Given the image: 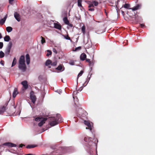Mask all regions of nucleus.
I'll list each match as a JSON object with an SVG mask.
<instances>
[{
    "label": "nucleus",
    "mask_w": 155,
    "mask_h": 155,
    "mask_svg": "<svg viewBox=\"0 0 155 155\" xmlns=\"http://www.w3.org/2000/svg\"><path fill=\"white\" fill-rule=\"evenodd\" d=\"M57 61H54L52 62H51V65L52 66H55L57 65Z\"/></svg>",
    "instance_id": "f704fd0d"
},
{
    "label": "nucleus",
    "mask_w": 155,
    "mask_h": 155,
    "mask_svg": "<svg viewBox=\"0 0 155 155\" xmlns=\"http://www.w3.org/2000/svg\"><path fill=\"white\" fill-rule=\"evenodd\" d=\"M86 111L82 109V108L79 109L78 114L79 115L81 116L82 117H84V115H86Z\"/></svg>",
    "instance_id": "0eeeda50"
},
{
    "label": "nucleus",
    "mask_w": 155,
    "mask_h": 155,
    "mask_svg": "<svg viewBox=\"0 0 155 155\" xmlns=\"http://www.w3.org/2000/svg\"><path fill=\"white\" fill-rule=\"evenodd\" d=\"M7 15H6L2 19L0 20V24L1 25H3L5 23L7 18Z\"/></svg>",
    "instance_id": "2eb2a0df"
},
{
    "label": "nucleus",
    "mask_w": 155,
    "mask_h": 155,
    "mask_svg": "<svg viewBox=\"0 0 155 155\" xmlns=\"http://www.w3.org/2000/svg\"><path fill=\"white\" fill-rule=\"evenodd\" d=\"M12 43L11 41H10L8 46L6 48V51H5V53L6 54H7V55H8L10 53L11 49L12 47Z\"/></svg>",
    "instance_id": "39448f33"
},
{
    "label": "nucleus",
    "mask_w": 155,
    "mask_h": 155,
    "mask_svg": "<svg viewBox=\"0 0 155 155\" xmlns=\"http://www.w3.org/2000/svg\"><path fill=\"white\" fill-rule=\"evenodd\" d=\"M18 89L17 88H15L14 91L13 93V97L15 98L16 97L17 95L18 94Z\"/></svg>",
    "instance_id": "ddd939ff"
},
{
    "label": "nucleus",
    "mask_w": 155,
    "mask_h": 155,
    "mask_svg": "<svg viewBox=\"0 0 155 155\" xmlns=\"http://www.w3.org/2000/svg\"><path fill=\"white\" fill-rule=\"evenodd\" d=\"M92 3L95 6H97L98 5V2L96 1H93L92 2Z\"/></svg>",
    "instance_id": "58836bf2"
},
{
    "label": "nucleus",
    "mask_w": 155,
    "mask_h": 155,
    "mask_svg": "<svg viewBox=\"0 0 155 155\" xmlns=\"http://www.w3.org/2000/svg\"><path fill=\"white\" fill-rule=\"evenodd\" d=\"M94 61H91L89 63V65L90 67L94 65Z\"/></svg>",
    "instance_id": "2f4dec72"
},
{
    "label": "nucleus",
    "mask_w": 155,
    "mask_h": 155,
    "mask_svg": "<svg viewBox=\"0 0 155 155\" xmlns=\"http://www.w3.org/2000/svg\"><path fill=\"white\" fill-rule=\"evenodd\" d=\"M86 61V62L89 63L91 61H90V60L89 59L86 58L85 59Z\"/></svg>",
    "instance_id": "09e8293b"
},
{
    "label": "nucleus",
    "mask_w": 155,
    "mask_h": 155,
    "mask_svg": "<svg viewBox=\"0 0 155 155\" xmlns=\"http://www.w3.org/2000/svg\"><path fill=\"white\" fill-rule=\"evenodd\" d=\"M88 127H86V129H89L91 131V130L92 129V126L91 124L87 126Z\"/></svg>",
    "instance_id": "4c0bfd02"
},
{
    "label": "nucleus",
    "mask_w": 155,
    "mask_h": 155,
    "mask_svg": "<svg viewBox=\"0 0 155 155\" xmlns=\"http://www.w3.org/2000/svg\"><path fill=\"white\" fill-rule=\"evenodd\" d=\"M14 16L15 18L18 21H20V15L17 12H15L14 13Z\"/></svg>",
    "instance_id": "9d476101"
},
{
    "label": "nucleus",
    "mask_w": 155,
    "mask_h": 155,
    "mask_svg": "<svg viewBox=\"0 0 155 155\" xmlns=\"http://www.w3.org/2000/svg\"><path fill=\"white\" fill-rule=\"evenodd\" d=\"M63 36H64V37L65 39L67 40H70L71 38H70L68 36V35H63Z\"/></svg>",
    "instance_id": "473e14b6"
},
{
    "label": "nucleus",
    "mask_w": 155,
    "mask_h": 155,
    "mask_svg": "<svg viewBox=\"0 0 155 155\" xmlns=\"http://www.w3.org/2000/svg\"><path fill=\"white\" fill-rule=\"evenodd\" d=\"M20 113H19V114H19H19H20Z\"/></svg>",
    "instance_id": "680f3d73"
},
{
    "label": "nucleus",
    "mask_w": 155,
    "mask_h": 155,
    "mask_svg": "<svg viewBox=\"0 0 155 155\" xmlns=\"http://www.w3.org/2000/svg\"><path fill=\"white\" fill-rule=\"evenodd\" d=\"M84 140L87 143V147L89 149H91L93 146H96L98 142L97 139L95 137H94L92 140V138L88 136L85 137L84 138Z\"/></svg>",
    "instance_id": "f257e3e1"
},
{
    "label": "nucleus",
    "mask_w": 155,
    "mask_h": 155,
    "mask_svg": "<svg viewBox=\"0 0 155 155\" xmlns=\"http://www.w3.org/2000/svg\"><path fill=\"white\" fill-rule=\"evenodd\" d=\"M24 146L23 144H21L19 145V147H22L23 146Z\"/></svg>",
    "instance_id": "3c124183"
},
{
    "label": "nucleus",
    "mask_w": 155,
    "mask_h": 155,
    "mask_svg": "<svg viewBox=\"0 0 155 155\" xmlns=\"http://www.w3.org/2000/svg\"><path fill=\"white\" fill-rule=\"evenodd\" d=\"M43 118H44L43 117H37L36 118H35L34 120L35 121H40L41 120H42Z\"/></svg>",
    "instance_id": "bb28decb"
},
{
    "label": "nucleus",
    "mask_w": 155,
    "mask_h": 155,
    "mask_svg": "<svg viewBox=\"0 0 155 155\" xmlns=\"http://www.w3.org/2000/svg\"><path fill=\"white\" fill-rule=\"evenodd\" d=\"M14 0H9V3L11 4H13V2Z\"/></svg>",
    "instance_id": "8fccbe9b"
},
{
    "label": "nucleus",
    "mask_w": 155,
    "mask_h": 155,
    "mask_svg": "<svg viewBox=\"0 0 155 155\" xmlns=\"http://www.w3.org/2000/svg\"><path fill=\"white\" fill-rule=\"evenodd\" d=\"M5 110V107L3 106L2 107L0 108V114H2L4 113Z\"/></svg>",
    "instance_id": "aec40b11"
},
{
    "label": "nucleus",
    "mask_w": 155,
    "mask_h": 155,
    "mask_svg": "<svg viewBox=\"0 0 155 155\" xmlns=\"http://www.w3.org/2000/svg\"><path fill=\"white\" fill-rule=\"evenodd\" d=\"M2 97V95H0V98H1Z\"/></svg>",
    "instance_id": "bf43d9fd"
},
{
    "label": "nucleus",
    "mask_w": 155,
    "mask_h": 155,
    "mask_svg": "<svg viewBox=\"0 0 155 155\" xmlns=\"http://www.w3.org/2000/svg\"><path fill=\"white\" fill-rule=\"evenodd\" d=\"M141 6V4H138L137 6L134 7L133 8H131L130 9H132L133 11H135L140 8Z\"/></svg>",
    "instance_id": "4468645a"
},
{
    "label": "nucleus",
    "mask_w": 155,
    "mask_h": 155,
    "mask_svg": "<svg viewBox=\"0 0 155 155\" xmlns=\"http://www.w3.org/2000/svg\"><path fill=\"white\" fill-rule=\"evenodd\" d=\"M105 10V13L106 15H107V13L106 12V10Z\"/></svg>",
    "instance_id": "13d9d810"
},
{
    "label": "nucleus",
    "mask_w": 155,
    "mask_h": 155,
    "mask_svg": "<svg viewBox=\"0 0 155 155\" xmlns=\"http://www.w3.org/2000/svg\"><path fill=\"white\" fill-rule=\"evenodd\" d=\"M56 69L59 70L60 71H63L64 70V69L62 70V66L61 64L59 65L58 67L56 68Z\"/></svg>",
    "instance_id": "5701e85b"
},
{
    "label": "nucleus",
    "mask_w": 155,
    "mask_h": 155,
    "mask_svg": "<svg viewBox=\"0 0 155 155\" xmlns=\"http://www.w3.org/2000/svg\"><path fill=\"white\" fill-rule=\"evenodd\" d=\"M3 46V44L2 42H0V49H2Z\"/></svg>",
    "instance_id": "a19ab883"
},
{
    "label": "nucleus",
    "mask_w": 155,
    "mask_h": 155,
    "mask_svg": "<svg viewBox=\"0 0 155 155\" xmlns=\"http://www.w3.org/2000/svg\"><path fill=\"white\" fill-rule=\"evenodd\" d=\"M89 4L88 6V7L89 8H91V5L90 4Z\"/></svg>",
    "instance_id": "5fc2aeb1"
},
{
    "label": "nucleus",
    "mask_w": 155,
    "mask_h": 155,
    "mask_svg": "<svg viewBox=\"0 0 155 155\" xmlns=\"http://www.w3.org/2000/svg\"><path fill=\"white\" fill-rule=\"evenodd\" d=\"M94 10V9L93 8H90L88 9V10L91 11H93Z\"/></svg>",
    "instance_id": "49530a36"
},
{
    "label": "nucleus",
    "mask_w": 155,
    "mask_h": 155,
    "mask_svg": "<svg viewBox=\"0 0 155 155\" xmlns=\"http://www.w3.org/2000/svg\"><path fill=\"white\" fill-rule=\"evenodd\" d=\"M81 49V47L80 46L76 48L75 49V51H77L80 50Z\"/></svg>",
    "instance_id": "37998d69"
},
{
    "label": "nucleus",
    "mask_w": 155,
    "mask_h": 155,
    "mask_svg": "<svg viewBox=\"0 0 155 155\" xmlns=\"http://www.w3.org/2000/svg\"><path fill=\"white\" fill-rule=\"evenodd\" d=\"M84 123L87 126L89 125V124H90V123L89 121L86 120H84Z\"/></svg>",
    "instance_id": "ea45409f"
},
{
    "label": "nucleus",
    "mask_w": 155,
    "mask_h": 155,
    "mask_svg": "<svg viewBox=\"0 0 155 155\" xmlns=\"http://www.w3.org/2000/svg\"><path fill=\"white\" fill-rule=\"evenodd\" d=\"M41 44H43L45 42V39L42 36L41 37Z\"/></svg>",
    "instance_id": "72a5a7b5"
},
{
    "label": "nucleus",
    "mask_w": 155,
    "mask_h": 155,
    "mask_svg": "<svg viewBox=\"0 0 155 155\" xmlns=\"http://www.w3.org/2000/svg\"><path fill=\"white\" fill-rule=\"evenodd\" d=\"M50 120V125L54 126L57 124L59 123L62 122L63 119L60 114H57L56 117H51Z\"/></svg>",
    "instance_id": "f03ea898"
},
{
    "label": "nucleus",
    "mask_w": 155,
    "mask_h": 155,
    "mask_svg": "<svg viewBox=\"0 0 155 155\" xmlns=\"http://www.w3.org/2000/svg\"><path fill=\"white\" fill-rule=\"evenodd\" d=\"M123 7L127 9H131V8H130V5L129 4H125L124 5H123Z\"/></svg>",
    "instance_id": "393cba45"
},
{
    "label": "nucleus",
    "mask_w": 155,
    "mask_h": 155,
    "mask_svg": "<svg viewBox=\"0 0 155 155\" xmlns=\"http://www.w3.org/2000/svg\"><path fill=\"white\" fill-rule=\"evenodd\" d=\"M18 68L23 72L26 71L27 67L25 64V57L24 56L21 55L19 60Z\"/></svg>",
    "instance_id": "7ed1b4c3"
},
{
    "label": "nucleus",
    "mask_w": 155,
    "mask_h": 155,
    "mask_svg": "<svg viewBox=\"0 0 155 155\" xmlns=\"http://www.w3.org/2000/svg\"><path fill=\"white\" fill-rule=\"evenodd\" d=\"M17 63V60L16 59V58H14L12 65V67H13Z\"/></svg>",
    "instance_id": "4be33fe9"
},
{
    "label": "nucleus",
    "mask_w": 155,
    "mask_h": 155,
    "mask_svg": "<svg viewBox=\"0 0 155 155\" xmlns=\"http://www.w3.org/2000/svg\"><path fill=\"white\" fill-rule=\"evenodd\" d=\"M4 38V41L7 42L8 41L11 39L10 36L8 35H6Z\"/></svg>",
    "instance_id": "a211bd4d"
},
{
    "label": "nucleus",
    "mask_w": 155,
    "mask_h": 155,
    "mask_svg": "<svg viewBox=\"0 0 155 155\" xmlns=\"http://www.w3.org/2000/svg\"><path fill=\"white\" fill-rule=\"evenodd\" d=\"M47 120V118H44L42 120H41L40 122L38 124V126L39 127L42 126L43 124L45 123V122Z\"/></svg>",
    "instance_id": "9b49d317"
},
{
    "label": "nucleus",
    "mask_w": 155,
    "mask_h": 155,
    "mask_svg": "<svg viewBox=\"0 0 155 155\" xmlns=\"http://www.w3.org/2000/svg\"><path fill=\"white\" fill-rule=\"evenodd\" d=\"M47 52L48 53L46 54V56H49V55H51L52 54L51 51L49 50H47Z\"/></svg>",
    "instance_id": "c9c22d12"
},
{
    "label": "nucleus",
    "mask_w": 155,
    "mask_h": 155,
    "mask_svg": "<svg viewBox=\"0 0 155 155\" xmlns=\"http://www.w3.org/2000/svg\"><path fill=\"white\" fill-rule=\"evenodd\" d=\"M69 63L71 65H74V61H71Z\"/></svg>",
    "instance_id": "a18cd8bd"
},
{
    "label": "nucleus",
    "mask_w": 155,
    "mask_h": 155,
    "mask_svg": "<svg viewBox=\"0 0 155 155\" xmlns=\"http://www.w3.org/2000/svg\"><path fill=\"white\" fill-rule=\"evenodd\" d=\"M25 155H35L29 153V154H26Z\"/></svg>",
    "instance_id": "864d4df0"
},
{
    "label": "nucleus",
    "mask_w": 155,
    "mask_h": 155,
    "mask_svg": "<svg viewBox=\"0 0 155 155\" xmlns=\"http://www.w3.org/2000/svg\"><path fill=\"white\" fill-rule=\"evenodd\" d=\"M51 61L50 59H48L45 62V65L46 66H48L50 64L51 65Z\"/></svg>",
    "instance_id": "b1692460"
},
{
    "label": "nucleus",
    "mask_w": 155,
    "mask_h": 155,
    "mask_svg": "<svg viewBox=\"0 0 155 155\" xmlns=\"http://www.w3.org/2000/svg\"><path fill=\"white\" fill-rule=\"evenodd\" d=\"M134 19H132V21L135 23L142 22L143 21V19L141 17L137 15H134Z\"/></svg>",
    "instance_id": "20e7f679"
},
{
    "label": "nucleus",
    "mask_w": 155,
    "mask_h": 155,
    "mask_svg": "<svg viewBox=\"0 0 155 155\" xmlns=\"http://www.w3.org/2000/svg\"><path fill=\"white\" fill-rule=\"evenodd\" d=\"M54 27L55 28L59 30L61 29V26L58 23H54Z\"/></svg>",
    "instance_id": "dca6fc26"
},
{
    "label": "nucleus",
    "mask_w": 155,
    "mask_h": 155,
    "mask_svg": "<svg viewBox=\"0 0 155 155\" xmlns=\"http://www.w3.org/2000/svg\"><path fill=\"white\" fill-rule=\"evenodd\" d=\"M26 61L27 64H28L30 63V56L28 54H27L26 55Z\"/></svg>",
    "instance_id": "f3484780"
},
{
    "label": "nucleus",
    "mask_w": 155,
    "mask_h": 155,
    "mask_svg": "<svg viewBox=\"0 0 155 155\" xmlns=\"http://www.w3.org/2000/svg\"><path fill=\"white\" fill-rule=\"evenodd\" d=\"M37 146V145H28L26 146V147L28 149H30L34 148Z\"/></svg>",
    "instance_id": "6ab92c4d"
},
{
    "label": "nucleus",
    "mask_w": 155,
    "mask_h": 155,
    "mask_svg": "<svg viewBox=\"0 0 155 155\" xmlns=\"http://www.w3.org/2000/svg\"><path fill=\"white\" fill-rule=\"evenodd\" d=\"M81 31L83 34L84 35L85 33V27L84 25H83L82 27Z\"/></svg>",
    "instance_id": "cd10ccee"
},
{
    "label": "nucleus",
    "mask_w": 155,
    "mask_h": 155,
    "mask_svg": "<svg viewBox=\"0 0 155 155\" xmlns=\"http://www.w3.org/2000/svg\"><path fill=\"white\" fill-rule=\"evenodd\" d=\"M21 84L25 90L27 89L28 87V85L27 81H23L21 82Z\"/></svg>",
    "instance_id": "1a4fd4ad"
},
{
    "label": "nucleus",
    "mask_w": 155,
    "mask_h": 155,
    "mask_svg": "<svg viewBox=\"0 0 155 155\" xmlns=\"http://www.w3.org/2000/svg\"><path fill=\"white\" fill-rule=\"evenodd\" d=\"M84 72L83 71H81L78 74V77H77V80H78V78L81 76L82 75V74H83Z\"/></svg>",
    "instance_id": "7c9ffc66"
},
{
    "label": "nucleus",
    "mask_w": 155,
    "mask_h": 155,
    "mask_svg": "<svg viewBox=\"0 0 155 155\" xmlns=\"http://www.w3.org/2000/svg\"><path fill=\"white\" fill-rule=\"evenodd\" d=\"M86 2H87V3H88V2H90V1H86Z\"/></svg>",
    "instance_id": "4d7b16f0"
},
{
    "label": "nucleus",
    "mask_w": 155,
    "mask_h": 155,
    "mask_svg": "<svg viewBox=\"0 0 155 155\" xmlns=\"http://www.w3.org/2000/svg\"><path fill=\"white\" fill-rule=\"evenodd\" d=\"M2 38V35L1 33H0V39Z\"/></svg>",
    "instance_id": "6e6d98bb"
},
{
    "label": "nucleus",
    "mask_w": 155,
    "mask_h": 155,
    "mask_svg": "<svg viewBox=\"0 0 155 155\" xmlns=\"http://www.w3.org/2000/svg\"><path fill=\"white\" fill-rule=\"evenodd\" d=\"M5 56L4 53L2 51H0V58H2L4 57Z\"/></svg>",
    "instance_id": "c756f323"
},
{
    "label": "nucleus",
    "mask_w": 155,
    "mask_h": 155,
    "mask_svg": "<svg viewBox=\"0 0 155 155\" xmlns=\"http://www.w3.org/2000/svg\"><path fill=\"white\" fill-rule=\"evenodd\" d=\"M140 26L141 28H143L145 27V25L143 24H140Z\"/></svg>",
    "instance_id": "c03bdc74"
},
{
    "label": "nucleus",
    "mask_w": 155,
    "mask_h": 155,
    "mask_svg": "<svg viewBox=\"0 0 155 155\" xmlns=\"http://www.w3.org/2000/svg\"><path fill=\"white\" fill-rule=\"evenodd\" d=\"M76 100L77 102H76L75 101H74V104L75 105H76V106L78 107V105H79V104L78 103V100L77 98H76Z\"/></svg>",
    "instance_id": "e433bc0d"
},
{
    "label": "nucleus",
    "mask_w": 155,
    "mask_h": 155,
    "mask_svg": "<svg viewBox=\"0 0 155 155\" xmlns=\"http://www.w3.org/2000/svg\"><path fill=\"white\" fill-rule=\"evenodd\" d=\"M90 4L91 5V7H94V5L92 3V4Z\"/></svg>",
    "instance_id": "603ef678"
},
{
    "label": "nucleus",
    "mask_w": 155,
    "mask_h": 155,
    "mask_svg": "<svg viewBox=\"0 0 155 155\" xmlns=\"http://www.w3.org/2000/svg\"><path fill=\"white\" fill-rule=\"evenodd\" d=\"M6 30L8 32H10L12 30V28L11 27H8L6 28Z\"/></svg>",
    "instance_id": "a878e982"
},
{
    "label": "nucleus",
    "mask_w": 155,
    "mask_h": 155,
    "mask_svg": "<svg viewBox=\"0 0 155 155\" xmlns=\"http://www.w3.org/2000/svg\"><path fill=\"white\" fill-rule=\"evenodd\" d=\"M48 67L49 68H51V66H48Z\"/></svg>",
    "instance_id": "052dcab7"
},
{
    "label": "nucleus",
    "mask_w": 155,
    "mask_h": 155,
    "mask_svg": "<svg viewBox=\"0 0 155 155\" xmlns=\"http://www.w3.org/2000/svg\"><path fill=\"white\" fill-rule=\"evenodd\" d=\"M82 89H81L80 90V91H81Z\"/></svg>",
    "instance_id": "e2e57ef3"
},
{
    "label": "nucleus",
    "mask_w": 155,
    "mask_h": 155,
    "mask_svg": "<svg viewBox=\"0 0 155 155\" xmlns=\"http://www.w3.org/2000/svg\"><path fill=\"white\" fill-rule=\"evenodd\" d=\"M82 0H78V5L79 7H82L81 3Z\"/></svg>",
    "instance_id": "c85d7f7f"
},
{
    "label": "nucleus",
    "mask_w": 155,
    "mask_h": 155,
    "mask_svg": "<svg viewBox=\"0 0 155 155\" xmlns=\"http://www.w3.org/2000/svg\"><path fill=\"white\" fill-rule=\"evenodd\" d=\"M30 97L31 101L33 104H34L36 101V98L33 91H31L30 92Z\"/></svg>",
    "instance_id": "423d86ee"
},
{
    "label": "nucleus",
    "mask_w": 155,
    "mask_h": 155,
    "mask_svg": "<svg viewBox=\"0 0 155 155\" xmlns=\"http://www.w3.org/2000/svg\"><path fill=\"white\" fill-rule=\"evenodd\" d=\"M86 55L84 53H82L80 55V58L81 61H84L86 58Z\"/></svg>",
    "instance_id": "f8f14e48"
},
{
    "label": "nucleus",
    "mask_w": 155,
    "mask_h": 155,
    "mask_svg": "<svg viewBox=\"0 0 155 155\" xmlns=\"http://www.w3.org/2000/svg\"><path fill=\"white\" fill-rule=\"evenodd\" d=\"M73 98H74V97H73Z\"/></svg>",
    "instance_id": "0e129e2a"
},
{
    "label": "nucleus",
    "mask_w": 155,
    "mask_h": 155,
    "mask_svg": "<svg viewBox=\"0 0 155 155\" xmlns=\"http://www.w3.org/2000/svg\"><path fill=\"white\" fill-rule=\"evenodd\" d=\"M63 21L64 23L66 24H68L69 22L68 19V18L67 17H64L63 19Z\"/></svg>",
    "instance_id": "412c9836"
},
{
    "label": "nucleus",
    "mask_w": 155,
    "mask_h": 155,
    "mask_svg": "<svg viewBox=\"0 0 155 155\" xmlns=\"http://www.w3.org/2000/svg\"><path fill=\"white\" fill-rule=\"evenodd\" d=\"M69 26H70L71 27H72L73 26V25L72 24L70 23L69 22V23L68 24H67Z\"/></svg>",
    "instance_id": "de8ad7c7"
},
{
    "label": "nucleus",
    "mask_w": 155,
    "mask_h": 155,
    "mask_svg": "<svg viewBox=\"0 0 155 155\" xmlns=\"http://www.w3.org/2000/svg\"><path fill=\"white\" fill-rule=\"evenodd\" d=\"M3 146H5L8 147H16V145L14 143H10V142H6L3 143L2 145L0 146V147H2Z\"/></svg>",
    "instance_id": "6e6552de"
},
{
    "label": "nucleus",
    "mask_w": 155,
    "mask_h": 155,
    "mask_svg": "<svg viewBox=\"0 0 155 155\" xmlns=\"http://www.w3.org/2000/svg\"><path fill=\"white\" fill-rule=\"evenodd\" d=\"M52 51H53L54 53H55V54H57V53H58L57 51V50H56V49L55 48H53V49Z\"/></svg>",
    "instance_id": "79ce46f5"
}]
</instances>
